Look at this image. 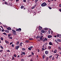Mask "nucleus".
Segmentation results:
<instances>
[{
	"label": "nucleus",
	"mask_w": 61,
	"mask_h": 61,
	"mask_svg": "<svg viewBox=\"0 0 61 61\" xmlns=\"http://www.w3.org/2000/svg\"><path fill=\"white\" fill-rule=\"evenodd\" d=\"M7 29L8 30H12V29H11V28L10 27H8L7 28Z\"/></svg>",
	"instance_id": "9d476101"
},
{
	"label": "nucleus",
	"mask_w": 61,
	"mask_h": 61,
	"mask_svg": "<svg viewBox=\"0 0 61 61\" xmlns=\"http://www.w3.org/2000/svg\"><path fill=\"white\" fill-rule=\"evenodd\" d=\"M9 38V39H13V38L12 37L10 36V37H8Z\"/></svg>",
	"instance_id": "5701e85b"
},
{
	"label": "nucleus",
	"mask_w": 61,
	"mask_h": 61,
	"mask_svg": "<svg viewBox=\"0 0 61 61\" xmlns=\"http://www.w3.org/2000/svg\"><path fill=\"white\" fill-rule=\"evenodd\" d=\"M44 29V30H48V28H46L45 29Z\"/></svg>",
	"instance_id": "58836bf2"
},
{
	"label": "nucleus",
	"mask_w": 61,
	"mask_h": 61,
	"mask_svg": "<svg viewBox=\"0 0 61 61\" xmlns=\"http://www.w3.org/2000/svg\"><path fill=\"white\" fill-rule=\"evenodd\" d=\"M0 39L1 40H4V39H3V38L2 37H1Z\"/></svg>",
	"instance_id": "49530a36"
},
{
	"label": "nucleus",
	"mask_w": 61,
	"mask_h": 61,
	"mask_svg": "<svg viewBox=\"0 0 61 61\" xmlns=\"http://www.w3.org/2000/svg\"><path fill=\"white\" fill-rule=\"evenodd\" d=\"M14 56L15 57H16V54H14Z\"/></svg>",
	"instance_id": "c03bdc74"
},
{
	"label": "nucleus",
	"mask_w": 61,
	"mask_h": 61,
	"mask_svg": "<svg viewBox=\"0 0 61 61\" xmlns=\"http://www.w3.org/2000/svg\"><path fill=\"white\" fill-rule=\"evenodd\" d=\"M48 33L49 34H50V33H51V31H50V30H49L48 31Z\"/></svg>",
	"instance_id": "c85d7f7f"
},
{
	"label": "nucleus",
	"mask_w": 61,
	"mask_h": 61,
	"mask_svg": "<svg viewBox=\"0 0 61 61\" xmlns=\"http://www.w3.org/2000/svg\"><path fill=\"white\" fill-rule=\"evenodd\" d=\"M47 5V4L45 2H44L41 4V6L42 7L45 6H46V5Z\"/></svg>",
	"instance_id": "f257e3e1"
},
{
	"label": "nucleus",
	"mask_w": 61,
	"mask_h": 61,
	"mask_svg": "<svg viewBox=\"0 0 61 61\" xmlns=\"http://www.w3.org/2000/svg\"><path fill=\"white\" fill-rule=\"evenodd\" d=\"M57 41L58 42H61V40L58 39L57 40Z\"/></svg>",
	"instance_id": "f3484780"
},
{
	"label": "nucleus",
	"mask_w": 61,
	"mask_h": 61,
	"mask_svg": "<svg viewBox=\"0 0 61 61\" xmlns=\"http://www.w3.org/2000/svg\"><path fill=\"white\" fill-rule=\"evenodd\" d=\"M24 8V6H22L20 7V8L21 9H23V8Z\"/></svg>",
	"instance_id": "bb28decb"
},
{
	"label": "nucleus",
	"mask_w": 61,
	"mask_h": 61,
	"mask_svg": "<svg viewBox=\"0 0 61 61\" xmlns=\"http://www.w3.org/2000/svg\"><path fill=\"white\" fill-rule=\"evenodd\" d=\"M57 51L56 49H55L54 51V53H56Z\"/></svg>",
	"instance_id": "2eb2a0df"
},
{
	"label": "nucleus",
	"mask_w": 61,
	"mask_h": 61,
	"mask_svg": "<svg viewBox=\"0 0 61 61\" xmlns=\"http://www.w3.org/2000/svg\"><path fill=\"white\" fill-rule=\"evenodd\" d=\"M40 35L41 36H42L43 35V33H40Z\"/></svg>",
	"instance_id": "79ce46f5"
},
{
	"label": "nucleus",
	"mask_w": 61,
	"mask_h": 61,
	"mask_svg": "<svg viewBox=\"0 0 61 61\" xmlns=\"http://www.w3.org/2000/svg\"><path fill=\"white\" fill-rule=\"evenodd\" d=\"M37 50L38 52H39V49H38Z\"/></svg>",
	"instance_id": "bf43d9fd"
},
{
	"label": "nucleus",
	"mask_w": 61,
	"mask_h": 61,
	"mask_svg": "<svg viewBox=\"0 0 61 61\" xmlns=\"http://www.w3.org/2000/svg\"><path fill=\"white\" fill-rule=\"evenodd\" d=\"M48 48L49 49H51V46H48Z\"/></svg>",
	"instance_id": "f704fd0d"
},
{
	"label": "nucleus",
	"mask_w": 61,
	"mask_h": 61,
	"mask_svg": "<svg viewBox=\"0 0 61 61\" xmlns=\"http://www.w3.org/2000/svg\"><path fill=\"white\" fill-rule=\"evenodd\" d=\"M12 31L13 32L12 33L13 34L15 33H16V31H15V30H12Z\"/></svg>",
	"instance_id": "f8f14e48"
},
{
	"label": "nucleus",
	"mask_w": 61,
	"mask_h": 61,
	"mask_svg": "<svg viewBox=\"0 0 61 61\" xmlns=\"http://www.w3.org/2000/svg\"><path fill=\"white\" fill-rule=\"evenodd\" d=\"M19 57H20V55H18L17 56V57H18V58Z\"/></svg>",
	"instance_id": "e2e57ef3"
},
{
	"label": "nucleus",
	"mask_w": 61,
	"mask_h": 61,
	"mask_svg": "<svg viewBox=\"0 0 61 61\" xmlns=\"http://www.w3.org/2000/svg\"><path fill=\"white\" fill-rule=\"evenodd\" d=\"M21 61H25V60H24L23 59H22L21 60Z\"/></svg>",
	"instance_id": "5fc2aeb1"
},
{
	"label": "nucleus",
	"mask_w": 61,
	"mask_h": 61,
	"mask_svg": "<svg viewBox=\"0 0 61 61\" xmlns=\"http://www.w3.org/2000/svg\"><path fill=\"white\" fill-rule=\"evenodd\" d=\"M24 2H26V0H23Z\"/></svg>",
	"instance_id": "603ef678"
},
{
	"label": "nucleus",
	"mask_w": 61,
	"mask_h": 61,
	"mask_svg": "<svg viewBox=\"0 0 61 61\" xmlns=\"http://www.w3.org/2000/svg\"><path fill=\"white\" fill-rule=\"evenodd\" d=\"M42 49L43 50H45V49L44 48H42Z\"/></svg>",
	"instance_id": "6e6d98bb"
},
{
	"label": "nucleus",
	"mask_w": 61,
	"mask_h": 61,
	"mask_svg": "<svg viewBox=\"0 0 61 61\" xmlns=\"http://www.w3.org/2000/svg\"><path fill=\"white\" fill-rule=\"evenodd\" d=\"M12 60H15V57L13 56L12 57Z\"/></svg>",
	"instance_id": "7c9ffc66"
},
{
	"label": "nucleus",
	"mask_w": 61,
	"mask_h": 61,
	"mask_svg": "<svg viewBox=\"0 0 61 61\" xmlns=\"http://www.w3.org/2000/svg\"><path fill=\"white\" fill-rule=\"evenodd\" d=\"M48 8H49L50 9H52V8L51 7L48 6Z\"/></svg>",
	"instance_id": "a19ab883"
},
{
	"label": "nucleus",
	"mask_w": 61,
	"mask_h": 61,
	"mask_svg": "<svg viewBox=\"0 0 61 61\" xmlns=\"http://www.w3.org/2000/svg\"><path fill=\"white\" fill-rule=\"evenodd\" d=\"M22 50L24 51H25V48H22Z\"/></svg>",
	"instance_id": "c9c22d12"
},
{
	"label": "nucleus",
	"mask_w": 61,
	"mask_h": 61,
	"mask_svg": "<svg viewBox=\"0 0 61 61\" xmlns=\"http://www.w3.org/2000/svg\"><path fill=\"white\" fill-rule=\"evenodd\" d=\"M19 46H16L15 47V49L16 50H18V48H19Z\"/></svg>",
	"instance_id": "1a4fd4ad"
},
{
	"label": "nucleus",
	"mask_w": 61,
	"mask_h": 61,
	"mask_svg": "<svg viewBox=\"0 0 61 61\" xmlns=\"http://www.w3.org/2000/svg\"><path fill=\"white\" fill-rule=\"evenodd\" d=\"M57 37H59V36H61V35L59 34H58L57 35H56Z\"/></svg>",
	"instance_id": "dca6fc26"
},
{
	"label": "nucleus",
	"mask_w": 61,
	"mask_h": 61,
	"mask_svg": "<svg viewBox=\"0 0 61 61\" xmlns=\"http://www.w3.org/2000/svg\"><path fill=\"white\" fill-rule=\"evenodd\" d=\"M3 50H1L0 51V52H3Z\"/></svg>",
	"instance_id": "13d9d810"
},
{
	"label": "nucleus",
	"mask_w": 61,
	"mask_h": 61,
	"mask_svg": "<svg viewBox=\"0 0 61 61\" xmlns=\"http://www.w3.org/2000/svg\"><path fill=\"white\" fill-rule=\"evenodd\" d=\"M25 43H29V41L28 40H26V41Z\"/></svg>",
	"instance_id": "a211bd4d"
},
{
	"label": "nucleus",
	"mask_w": 61,
	"mask_h": 61,
	"mask_svg": "<svg viewBox=\"0 0 61 61\" xmlns=\"http://www.w3.org/2000/svg\"><path fill=\"white\" fill-rule=\"evenodd\" d=\"M39 29L40 30H41L42 29V27H40V26H39Z\"/></svg>",
	"instance_id": "ddd939ff"
},
{
	"label": "nucleus",
	"mask_w": 61,
	"mask_h": 61,
	"mask_svg": "<svg viewBox=\"0 0 61 61\" xmlns=\"http://www.w3.org/2000/svg\"><path fill=\"white\" fill-rule=\"evenodd\" d=\"M13 35H15V36L16 35V33H13Z\"/></svg>",
	"instance_id": "37998d69"
},
{
	"label": "nucleus",
	"mask_w": 61,
	"mask_h": 61,
	"mask_svg": "<svg viewBox=\"0 0 61 61\" xmlns=\"http://www.w3.org/2000/svg\"><path fill=\"white\" fill-rule=\"evenodd\" d=\"M37 4L36 3V4L33 7L31 8V9H34V8H35L36 7V5H37Z\"/></svg>",
	"instance_id": "39448f33"
},
{
	"label": "nucleus",
	"mask_w": 61,
	"mask_h": 61,
	"mask_svg": "<svg viewBox=\"0 0 61 61\" xmlns=\"http://www.w3.org/2000/svg\"><path fill=\"white\" fill-rule=\"evenodd\" d=\"M5 5H8V3L6 2H5Z\"/></svg>",
	"instance_id": "de8ad7c7"
},
{
	"label": "nucleus",
	"mask_w": 61,
	"mask_h": 61,
	"mask_svg": "<svg viewBox=\"0 0 61 61\" xmlns=\"http://www.w3.org/2000/svg\"><path fill=\"white\" fill-rule=\"evenodd\" d=\"M13 44V42H11L10 43V45H12Z\"/></svg>",
	"instance_id": "69168bd1"
},
{
	"label": "nucleus",
	"mask_w": 61,
	"mask_h": 61,
	"mask_svg": "<svg viewBox=\"0 0 61 61\" xmlns=\"http://www.w3.org/2000/svg\"><path fill=\"white\" fill-rule=\"evenodd\" d=\"M29 39L30 40H33V39L32 38H30Z\"/></svg>",
	"instance_id": "72a5a7b5"
},
{
	"label": "nucleus",
	"mask_w": 61,
	"mask_h": 61,
	"mask_svg": "<svg viewBox=\"0 0 61 61\" xmlns=\"http://www.w3.org/2000/svg\"><path fill=\"white\" fill-rule=\"evenodd\" d=\"M22 44H23V43L22 42H21L20 44V46H21V47L22 46Z\"/></svg>",
	"instance_id": "aec40b11"
},
{
	"label": "nucleus",
	"mask_w": 61,
	"mask_h": 61,
	"mask_svg": "<svg viewBox=\"0 0 61 61\" xmlns=\"http://www.w3.org/2000/svg\"><path fill=\"white\" fill-rule=\"evenodd\" d=\"M11 46L12 47H14V44H12L11 45Z\"/></svg>",
	"instance_id": "8fccbe9b"
},
{
	"label": "nucleus",
	"mask_w": 61,
	"mask_h": 61,
	"mask_svg": "<svg viewBox=\"0 0 61 61\" xmlns=\"http://www.w3.org/2000/svg\"><path fill=\"white\" fill-rule=\"evenodd\" d=\"M38 0H35V4H36L37 3V2H38Z\"/></svg>",
	"instance_id": "a878e982"
},
{
	"label": "nucleus",
	"mask_w": 61,
	"mask_h": 61,
	"mask_svg": "<svg viewBox=\"0 0 61 61\" xmlns=\"http://www.w3.org/2000/svg\"><path fill=\"white\" fill-rule=\"evenodd\" d=\"M7 33H9V31L8 30L7 32Z\"/></svg>",
	"instance_id": "052dcab7"
},
{
	"label": "nucleus",
	"mask_w": 61,
	"mask_h": 61,
	"mask_svg": "<svg viewBox=\"0 0 61 61\" xmlns=\"http://www.w3.org/2000/svg\"><path fill=\"white\" fill-rule=\"evenodd\" d=\"M1 31H2V32H4L5 31V30H4V29H3Z\"/></svg>",
	"instance_id": "3c124183"
},
{
	"label": "nucleus",
	"mask_w": 61,
	"mask_h": 61,
	"mask_svg": "<svg viewBox=\"0 0 61 61\" xmlns=\"http://www.w3.org/2000/svg\"><path fill=\"white\" fill-rule=\"evenodd\" d=\"M22 54L24 55H25V52H22Z\"/></svg>",
	"instance_id": "2f4dec72"
},
{
	"label": "nucleus",
	"mask_w": 61,
	"mask_h": 61,
	"mask_svg": "<svg viewBox=\"0 0 61 61\" xmlns=\"http://www.w3.org/2000/svg\"><path fill=\"white\" fill-rule=\"evenodd\" d=\"M19 1V0H16V2H17Z\"/></svg>",
	"instance_id": "864d4df0"
},
{
	"label": "nucleus",
	"mask_w": 61,
	"mask_h": 61,
	"mask_svg": "<svg viewBox=\"0 0 61 61\" xmlns=\"http://www.w3.org/2000/svg\"><path fill=\"white\" fill-rule=\"evenodd\" d=\"M5 43H6V44H9V41H6L5 40Z\"/></svg>",
	"instance_id": "6e6552de"
},
{
	"label": "nucleus",
	"mask_w": 61,
	"mask_h": 61,
	"mask_svg": "<svg viewBox=\"0 0 61 61\" xmlns=\"http://www.w3.org/2000/svg\"><path fill=\"white\" fill-rule=\"evenodd\" d=\"M28 57H31V56H32V55L31 54L30 55L27 56Z\"/></svg>",
	"instance_id": "473e14b6"
},
{
	"label": "nucleus",
	"mask_w": 61,
	"mask_h": 61,
	"mask_svg": "<svg viewBox=\"0 0 61 61\" xmlns=\"http://www.w3.org/2000/svg\"><path fill=\"white\" fill-rule=\"evenodd\" d=\"M7 51L8 52H10V51L9 50H7Z\"/></svg>",
	"instance_id": "0e129e2a"
},
{
	"label": "nucleus",
	"mask_w": 61,
	"mask_h": 61,
	"mask_svg": "<svg viewBox=\"0 0 61 61\" xmlns=\"http://www.w3.org/2000/svg\"><path fill=\"white\" fill-rule=\"evenodd\" d=\"M51 59H52V60H55V58L54 57H52L51 58Z\"/></svg>",
	"instance_id": "393cba45"
},
{
	"label": "nucleus",
	"mask_w": 61,
	"mask_h": 61,
	"mask_svg": "<svg viewBox=\"0 0 61 61\" xmlns=\"http://www.w3.org/2000/svg\"><path fill=\"white\" fill-rule=\"evenodd\" d=\"M45 54H44L42 56V58L43 59H44V58H45Z\"/></svg>",
	"instance_id": "6ab92c4d"
},
{
	"label": "nucleus",
	"mask_w": 61,
	"mask_h": 61,
	"mask_svg": "<svg viewBox=\"0 0 61 61\" xmlns=\"http://www.w3.org/2000/svg\"><path fill=\"white\" fill-rule=\"evenodd\" d=\"M18 29L19 30V31H21V29L20 28H19Z\"/></svg>",
	"instance_id": "4c0bfd02"
},
{
	"label": "nucleus",
	"mask_w": 61,
	"mask_h": 61,
	"mask_svg": "<svg viewBox=\"0 0 61 61\" xmlns=\"http://www.w3.org/2000/svg\"><path fill=\"white\" fill-rule=\"evenodd\" d=\"M3 34H4V35H5V36H7V35L6 33H5L4 32L3 33Z\"/></svg>",
	"instance_id": "c756f323"
},
{
	"label": "nucleus",
	"mask_w": 61,
	"mask_h": 61,
	"mask_svg": "<svg viewBox=\"0 0 61 61\" xmlns=\"http://www.w3.org/2000/svg\"><path fill=\"white\" fill-rule=\"evenodd\" d=\"M19 44V41H18L16 44L17 45H18Z\"/></svg>",
	"instance_id": "b1692460"
},
{
	"label": "nucleus",
	"mask_w": 61,
	"mask_h": 61,
	"mask_svg": "<svg viewBox=\"0 0 61 61\" xmlns=\"http://www.w3.org/2000/svg\"><path fill=\"white\" fill-rule=\"evenodd\" d=\"M59 7H61V5L60 4L59 5Z\"/></svg>",
	"instance_id": "338daca9"
},
{
	"label": "nucleus",
	"mask_w": 61,
	"mask_h": 61,
	"mask_svg": "<svg viewBox=\"0 0 61 61\" xmlns=\"http://www.w3.org/2000/svg\"><path fill=\"white\" fill-rule=\"evenodd\" d=\"M41 32L42 33H46V32L44 30H41Z\"/></svg>",
	"instance_id": "423d86ee"
},
{
	"label": "nucleus",
	"mask_w": 61,
	"mask_h": 61,
	"mask_svg": "<svg viewBox=\"0 0 61 61\" xmlns=\"http://www.w3.org/2000/svg\"><path fill=\"white\" fill-rule=\"evenodd\" d=\"M52 37V36L51 35H49L48 36V37L49 38H51Z\"/></svg>",
	"instance_id": "0eeeda50"
},
{
	"label": "nucleus",
	"mask_w": 61,
	"mask_h": 61,
	"mask_svg": "<svg viewBox=\"0 0 61 61\" xmlns=\"http://www.w3.org/2000/svg\"><path fill=\"white\" fill-rule=\"evenodd\" d=\"M46 41H47V39L46 38H45L44 39L42 40L43 42H45Z\"/></svg>",
	"instance_id": "7ed1b4c3"
},
{
	"label": "nucleus",
	"mask_w": 61,
	"mask_h": 61,
	"mask_svg": "<svg viewBox=\"0 0 61 61\" xmlns=\"http://www.w3.org/2000/svg\"><path fill=\"white\" fill-rule=\"evenodd\" d=\"M8 30H5V32H6V33H7V32Z\"/></svg>",
	"instance_id": "4d7b16f0"
},
{
	"label": "nucleus",
	"mask_w": 61,
	"mask_h": 61,
	"mask_svg": "<svg viewBox=\"0 0 61 61\" xmlns=\"http://www.w3.org/2000/svg\"><path fill=\"white\" fill-rule=\"evenodd\" d=\"M8 37L11 36H12V34L11 33H9L8 35Z\"/></svg>",
	"instance_id": "9b49d317"
},
{
	"label": "nucleus",
	"mask_w": 61,
	"mask_h": 61,
	"mask_svg": "<svg viewBox=\"0 0 61 61\" xmlns=\"http://www.w3.org/2000/svg\"><path fill=\"white\" fill-rule=\"evenodd\" d=\"M49 45H51V46L53 45V44L52 43V42H50L49 43Z\"/></svg>",
	"instance_id": "4be33fe9"
},
{
	"label": "nucleus",
	"mask_w": 61,
	"mask_h": 61,
	"mask_svg": "<svg viewBox=\"0 0 61 61\" xmlns=\"http://www.w3.org/2000/svg\"><path fill=\"white\" fill-rule=\"evenodd\" d=\"M40 38V36H38L36 37V39H38V38Z\"/></svg>",
	"instance_id": "4468645a"
},
{
	"label": "nucleus",
	"mask_w": 61,
	"mask_h": 61,
	"mask_svg": "<svg viewBox=\"0 0 61 61\" xmlns=\"http://www.w3.org/2000/svg\"><path fill=\"white\" fill-rule=\"evenodd\" d=\"M48 58L47 57L46 58V61H48Z\"/></svg>",
	"instance_id": "ea45409f"
},
{
	"label": "nucleus",
	"mask_w": 61,
	"mask_h": 61,
	"mask_svg": "<svg viewBox=\"0 0 61 61\" xmlns=\"http://www.w3.org/2000/svg\"><path fill=\"white\" fill-rule=\"evenodd\" d=\"M33 47L32 46H30V47H29V48H28V49L29 50H31L32 49V48Z\"/></svg>",
	"instance_id": "f03ea898"
},
{
	"label": "nucleus",
	"mask_w": 61,
	"mask_h": 61,
	"mask_svg": "<svg viewBox=\"0 0 61 61\" xmlns=\"http://www.w3.org/2000/svg\"><path fill=\"white\" fill-rule=\"evenodd\" d=\"M31 54L32 55H34V53L33 52H31Z\"/></svg>",
	"instance_id": "09e8293b"
},
{
	"label": "nucleus",
	"mask_w": 61,
	"mask_h": 61,
	"mask_svg": "<svg viewBox=\"0 0 61 61\" xmlns=\"http://www.w3.org/2000/svg\"><path fill=\"white\" fill-rule=\"evenodd\" d=\"M45 44L46 45H46H47L48 43H45Z\"/></svg>",
	"instance_id": "680f3d73"
},
{
	"label": "nucleus",
	"mask_w": 61,
	"mask_h": 61,
	"mask_svg": "<svg viewBox=\"0 0 61 61\" xmlns=\"http://www.w3.org/2000/svg\"><path fill=\"white\" fill-rule=\"evenodd\" d=\"M52 57V55H51V56H49L48 57H49V58H51V57Z\"/></svg>",
	"instance_id": "cd10ccee"
},
{
	"label": "nucleus",
	"mask_w": 61,
	"mask_h": 61,
	"mask_svg": "<svg viewBox=\"0 0 61 61\" xmlns=\"http://www.w3.org/2000/svg\"><path fill=\"white\" fill-rule=\"evenodd\" d=\"M0 48H1V49H3V46H0Z\"/></svg>",
	"instance_id": "e433bc0d"
},
{
	"label": "nucleus",
	"mask_w": 61,
	"mask_h": 61,
	"mask_svg": "<svg viewBox=\"0 0 61 61\" xmlns=\"http://www.w3.org/2000/svg\"><path fill=\"white\" fill-rule=\"evenodd\" d=\"M48 51H45V54H46V55L48 54Z\"/></svg>",
	"instance_id": "412c9836"
},
{
	"label": "nucleus",
	"mask_w": 61,
	"mask_h": 61,
	"mask_svg": "<svg viewBox=\"0 0 61 61\" xmlns=\"http://www.w3.org/2000/svg\"><path fill=\"white\" fill-rule=\"evenodd\" d=\"M43 46V48H44L45 47V46H44V45H43V46Z\"/></svg>",
	"instance_id": "774afa93"
},
{
	"label": "nucleus",
	"mask_w": 61,
	"mask_h": 61,
	"mask_svg": "<svg viewBox=\"0 0 61 61\" xmlns=\"http://www.w3.org/2000/svg\"><path fill=\"white\" fill-rule=\"evenodd\" d=\"M16 31H19V30H18V29H16Z\"/></svg>",
	"instance_id": "a18cd8bd"
},
{
	"label": "nucleus",
	"mask_w": 61,
	"mask_h": 61,
	"mask_svg": "<svg viewBox=\"0 0 61 61\" xmlns=\"http://www.w3.org/2000/svg\"><path fill=\"white\" fill-rule=\"evenodd\" d=\"M44 36H40V40H41V41H42L43 40V39L42 38H43V37Z\"/></svg>",
	"instance_id": "20e7f679"
}]
</instances>
